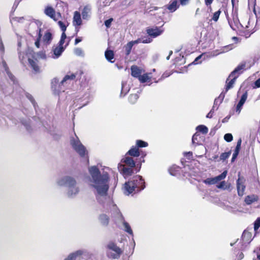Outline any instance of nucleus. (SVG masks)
<instances>
[{"mask_svg": "<svg viewBox=\"0 0 260 260\" xmlns=\"http://www.w3.org/2000/svg\"><path fill=\"white\" fill-rule=\"evenodd\" d=\"M220 13H221L220 10H218V11H216V12H215L213 14L212 18V20L216 22L218 20V18H219Z\"/></svg>", "mask_w": 260, "mask_h": 260, "instance_id": "46", "label": "nucleus"}, {"mask_svg": "<svg viewBox=\"0 0 260 260\" xmlns=\"http://www.w3.org/2000/svg\"><path fill=\"white\" fill-rule=\"evenodd\" d=\"M58 186L67 188V195L69 198H74L79 192L80 188L75 179L70 176H64L58 178L56 181Z\"/></svg>", "mask_w": 260, "mask_h": 260, "instance_id": "2", "label": "nucleus"}, {"mask_svg": "<svg viewBox=\"0 0 260 260\" xmlns=\"http://www.w3.org/2000/svg\"><path fill=\"white\" fill-rule=\"evenodd\" d=\"M132 75L136 78H139L142 73L141 70H140L138 67L136 66H133L131 67Z\"/></svg>", "mask_w": 260, "mask_h": 260, "instance_id": "25", "label": "nucleus"}, {"mask_svg": "<svg viewBox=\"0 0 260 260\" xmlns=\"http://www.w3.org/2000/svg\"><path fill=\"white\" fill-rule=\"evenodd\" d=\"M150 79V77H149L147 74H143V75H140L139 78V80L141 83H145L147 80Z\"/></svg>", "mask_w": 260, "mask_h": 260, "instance_id": "40", "label": "nucleus"}, {"mask_svg": "<svg viewBox=\"0 0 260 260\" xmlns=\"http://www.w3.org/2000/svg\"><path fill=\"white\" fill-rule=\"evenodd\" d=\"M141 39L142 43H151L152 41V40L149 37H144L142 38Z\"/></svg>", "mask_w": 260, "mask_h": 260, "instance_id": "52", "label": "nucleus"}, {"mask_svg": "<svg viewBox=\"0 0 260 260\" xmlns=\"http://www.w3.org/2000/svg\"><path fill=\"white\" fill-rule=\"evenodd\" d=\"M75 75L74 74H72L71 75H67L64 76L63 79L62 80V81L60 82L59 84V89H56V91L58 93L59 92L62 91H64V88H62V86H64L65 84L70 83L71 81L74 80L75 78ZM59 82V80L57 78H54L53 79L52 81V88H54V89L56 90L55 86H56V84H58Z\"/></svg>", "mask_w": 260, "mask_h": 260, "instance_id": "4", "label": "nucleus"}, {"mask_svg": "<svg viewBox=\"0 0 260 260\" xmlns=\"http://www.w3.org/2000/svg\"><path fill=\"white\" fill-rule=\"evenodd\" d=\"M251 233L248 231H244L242 236V240L244 244L242 245V247L240 248L241 250H244L245 248V247H244V245L248 244L251 241Z\"/></svg>", "mask_w": 260, "mask_h": 260, "instance_id": "16", "label": "nucleus"}, {"mask_svg": "<svg viewBox=\"0 0 260 260\" xmlns=\"http://www.w3.org/2000/svg\"><path fill=\"white\" fill-rule=\"evenodd\" d=\"M237 188L238 195L242 196L244 193L245 186L244 184L243 179L240 177V174H239V178L237 181Z\"/></svg>", "mask_w": 260, "mask_h": 260, "instance_id": "15", "label": "nucleus"}, {"mask_svg": "<svg viewBox=\"0 0 260 260\" xmlns=\"http://www.w3.org/2000/svg\"><path fill=\"white\" fill-rule=\"evenodd\" d=\"M146 32L149 36L154 38L160 36L162 33L163 30L160 27L154 26L147 28Z\"/></svg>", "mask_w": 260, "mask_h": 260, "instance_id": "12", "label": "nucleus"}, {"mask_svg": "<svg viewBox=\"0 0 260 260\" xmlns=\"http://www.w3.org/2000/svg\"><path fill=\"white\" fill-rule=\"evenodd\" d=\"M3 64L4 66V68H5V71L6 72V73L7 74V76L9 77V79L11 80V81L13 82L14 84L15 83V77L9 71L8 67H7V65L5 61H3Z\"/></svg>", "mask_w": 260, "mask_h": 260, "instance_id": "30", "label": "nucleus"}, {"mask_svg": "<svg viewBox=\"0 0 260 260\" xmlns=\"http://www.w3.org/2000/svg\"><path fill=\"white\" fill-rule=\"evenodd\" d=\"M133 168L132 167H126L124 165H120L118 167L119 170L121 172V173L125 176H131L133 173Z\"/></svg>", "mask_w": 260, "mask_h": 260, "instance_id": "18", "label": "nucleus"}, {"mask_svg": "<svg viewBox=\"0 0 260 260\" xmlns=\"http://www.w3.org/2000/svg\"><path fill=\"white\" fill-rule=\"evenodd\" d=\"M184 156H185L188 159H190L192 157V152L190 151L185 152Z\"/></svg>", "mask_w": 260, "mask_h": 260, "instance_id": "55", "label": "nucleus"}, {"mask_svg": "<svg viewBox=\"0 0 260 260\" xmlns=\"http://www.w3.org/2000/svg\"><path fill=\"white\" fill-rule=\"evenodd\" d=\"M131 42L133 43V44L134 45H136V44H138L139 43H142V39L141 38H139V39H138L136 40L132 41H131Z\"/></svg>", "mask_w": 260, "mask_h": 260, "instance_id": "57", "label": "nucleus"}, {"mask_svg": "<svg viewBox=\"0 0 260 260\" xmlns=\"http://www.w3.org/2000/svg\"><path fill=\"white\" fill-rule=\"evenodd\" d=\"M24 19V17H15V18H13V21H17L18 22H22Z\"/></svg>", "mask_w": 260, "mask_h": 260, "instance_id": "56", "label": "nucleus"}, {"mask_svg": "<svg viewBox=\"0 0 260 260\" xmlns=\"http://www.w3.org/2000/svg\"><path fill=\"white\" fill-rule=\"evenodd\" d=\"M105 56L107 60L111 62H113L114 61H112V59L114 58V52L113 51L110 50H107L105 53Z\"/></svg>", "mask_w": 260, "mask_h": 260, "instance_id": "31", "label": "nucleus"}, {"mask_svg": "<svg viewBox=\"0 0 260 260\" xmlns=\"http://www.w3.org/2000/svg\"><path fill=\"white\" fill-rule=\"evenodd\" d=\"M99 220L102 225L107 226L109 224L110 218L106 214H101L99 215Z\"/></svg>", "mask_w": 260, "mask_h": 260, "instance_id": "22", "label": "nucleus"}, {"mask_svg": "<svg viewBox=\"0 0 260 260\" xmlns=\"http://www.w3.org/2000/svg\"><path fill=\"white\" fill-rule=\"evenodd\" d=\"M21 123L24 126L26 127L27 131L30 130V125H29V122L24 120H22Z\"/></svg>", "mask_w": 260, "mask_h": 260, "instance_id": "51", "label": "nucleus"}, {"mask_svg": "<svg viewBox=\"0 0 260 260\" xmlns=\"http://www.w3.org/2000/svg\"><path fill=\"white\" fill-rule=\"evenodd\" d=\"M134 45L133 43L130 41L128 43H127L125 46H124V49L125 51V54L126 55L128 56L130 54L131 52L132 49Z\"/></svg>", "mask_w": 260, "mask_h": 260, "instance_id": "33", "label": "nucleus"}, {"mask_svg": "<svg viewBox=\"0 0 260 260\" xmlns=\"http://www.w3.org/2000/svg\"><path fill=\"white\" fill-rule=\"evenodd\" d=\"M241 143H242V140L241 139H240L237 142V146L236 147L234 152L233 154V156H232V162L235 160V159L237 158V157L239 154V151H240V149L241 148Z\"/></svg>", "mask_w": 260, "mask_h": 260, "instance_id": "26", "label": "nucleus"}, {"mask_svg": "<svg viewBox=\"0 0 260 260\" xmlns=\"http://www.w3.org/2000/svg\"><path fill=\"white\" fill-rule=\"evenodd\" d=\"M247 95H248V94H247V92L246 91L241 96V99L240 100V101L239 102L238 104H239L240 105H243L245 103L247 98Z\"/></svg>", "mask_w": 260, "mask_h": 260, "instance_id": "42", "label": "nucleus"}, {"mask_svg": "<svg viewBox=\"0 0 260 260\" xmlns=\"http://www.w3.org/2000/svg\"><path fill=\"white\" fill-rule=\"evenodd\" d=\"M122 161L128 167L134 168L135 166V162L133 158L128 156H125L122 159Z\"/></svg>", "mask_w": 260, "mask_h": 260, "instance_id": "24", "label": "nucleus"}, {"mask_svg": "<svg viewBox=\"0 0 260 260\" xmlns=\"http://www.w3.org/2000/svg\"><path fill=\"white\" fill-rule=\"evenodd\" d=\"M127 154L134 157H138L140 155L139 148L137 146L133 147L130 150H129Z\"/></svg>", "mask_w": 260, "mask_h": 260, "instance_id": "28", "label": "nucleus"}, {"mask_svg": "<svg viewBox=\"0 0 260 260\" xmlns=\"http://www.w3.org/2000/svg\"><path fill=\"white\" fill-rule=\"evenodd\" d=\"M260 227V217L257 218L254 222V230L256 231Z\"/></svg>", "mask_w": 260, "mask_h": 260, "instance_id": "47", "label": "nucleus"}, {"mask_svg": "<svg viewBox=\"0 0 260 260\" xmlns=\"http://www.w3.org/2000/svg\"><path fill=\"white\" fill-rule=\"evenodd\" d=\"M139 98L137 94H131L128 98L129 102L132 104H135Z\"/></svg>", "mask_w": 260, "mask_h": 260, "instance_id": "36", "label": "nucleus"}, {"mask_svg": "<svg viewBox=\"0 0 260 260\" xmlns=\"http://www.w3.org/2000/svg\"><path fill=\"white\" fill-rule=\"evenodd\" d=\"M179 7L177 0H173L170 2V4L167 6V9L170 11V12H175Z\"/></svg>", "mask_w": 260, "mask_h": 260, "instance_id": "23", "label": "nucleus"}, {"mask_svg": "<svg viewBox=\"0 0 260 260\" xmlns=\"http://www.w3.org/2000/svg\"><path fill=\"white\" fill-rule=\"evenodd\" d=\"M224 139L226 142H231L233 140V136H232V135L231 134L228 133V134H226L224 135Z\"/></svg>", "mask_w": 260, "mask_h": 260, "instance_id": "44", "label": "nucleus"}, {"mask_svg": "<svg viewBox=\"0 0 260 260\" xmlns=\"http://www.w3.org/2000/svg\"><path fill=\"white\" fill-rule=\"evenodd\" d=\"M205 55H206L205 54H202L199 55V56L196 57V58L195 59V60L193 62V63H194V64H198V60L199 59H200L201 58H202L203 56H205Z\"/></svg>", "mask_w": 260, "mask_h": 260, "instance_id": "54", "label": "nucleus"}, {"mask_svg": "<svg viewBox=\"0 0 260 260\" xmlns=\"http://www.w3.org/2000/svg\"><path fill=\"white\" fill-rule=\"evenodd\" d=\"M75 138H72L70 143L74 150L81 157L85 156L87 151L85 147L82 145L79 138L75 136Z\"/></svg>", "mask_w": 260, "mask_h": 260, "instance_id": "5", "label": "nucleus"}, {"mask_svg": "<svg viewBox=\"0 0 260 260\" xmlns=\"http://www.w3.org/2000/svg\"><path fill=\"white\" fill-rule=\"evenodd\" d=\"M196 129L198 132H201L203 134H206L208 132V129L207 127L204 125H200L198 126L196 128Z\"/></svg>", "mask_w": 260, "mask_h": 260, "instance_id": "35", "label": "nucleus"}, {"mask_svg": "<svg viewBox=\"0 0 260 260\" xmlns=\"http://www.w3.org/2000/svg\"><path fill=\"white\" fill-rule=\"evenodd\" d=\"M52 39V34L50 31H47L43 37V41L44 43L46 45H48L51 43Z\"/></svg>", "mask_w": 260, "mask_h": 260, "instance_id": "27", "label": "nucleus"}, {"mask_svg": "<svg viewBox=\"0 0 260 260\" xmlns=\"http://www.w3.org/2000/svg\"><path fill=\"white\" fill-rule=\"evenodd\" d=\"M45 15L53 19L54 21H57L61 17V14L57 13L55 14L54 9L51 6H47L44 10Z\"/></svg>", "mask_w": 260, "mask_h": 260, "instance_id": "11", "label": "nucleus"}, {"mask_svg": "<svg viewBox=\"0 0 260 260\" xmlns=\"http://www.w3.org/2000/svg\"><path fill=\"white\" fill-rule=\"evenodd\" d=\"M25 95L26 96V98L31 102V103H32V104L33 105L34 107V108L35 109L36 111H37V109H36V103L35 102V101L33 98V96L29 93H26L25 94Z\"/></svg>", "mask_w": 260, "mask_h": 260, "instance_id": "38", "label": "nucleus"}, {"mask_svg": "<svg viewBox=\"0 0 260 260\" xmlns=\"http://www.w3.org/2000/svg\"><path fill=\"white\" fill-rule=\"evenodd\" d=\"M37 56L38 58L45 59H46V55L43 51H40L37 53Z\"/></svg>", "mask_w": 260, "mask_h": 260, "instance_id": "50", "label": "nucleus"}, {"mask_svg": "<svg viewBox=\"0 0 260 260\" xmlns=\"http://www.w3.org/2000/svg\"><path fill=\"white\" fill-rule=\"evenodd\" d=\"M214 110L211 109L209 113L207 115L206 117L208 118H212L213 113H214Z\"/></svg>", "mask_w": 260, "mask_h": 260, "instance_id": "62", "label": "nucleus"}, {"mask_svg": "<svg viewBox=\"0 0 260 260\" xmlns=\"http://www.w3.org/2000/svg\"><path fill=\"white\" fill-rule=\"evenodd\" d=\"M258 199V198L257 196H248L245 198V202L247 205H250L252 203L257 201Z\"/></svg>", "mask_w": 260, "mask_h": 260, "instance_id": "29", "label": "nucleus"}, {"mask_svg": "<svg viewBox=\"0 0 260 260\" xmlns=\"http://www.w3.org/2000/svg\"><path fill=\"white\" fill-rule=\"evenodd\" d=\"M108 249L107 255L109 257L113 259H118L122 253L121 249L116 244L112 242H110L107 245Z\"/></svg>", "mask_w": 260, "mask_h": 260, "instance_id": "7", "label": "nucleus"}, {"mask_svg": "<svg viewBox=\"0 0 260 260\" xmlns=\"http://www.w3.org/2000/svg\"><path fill=\"white\" fill-rule=\"evenodd\" d=\"M189 0H180V3L182 6H185L188 3Z\"/></svg>", "mask_w": 260, "mask_h": 260, "instance_id": "61", "label": "nucleus"}, {"mask_svg": "<svg viewBox=\"0 0 260 260\" xmlns=\"http://www.w3.org/2000/svg\"><path fill=\"white\" fill-rule=\"evenodd\" d=\"M28 62L32 69L36 72H38L39 71V67L38 66L37 62L36 60H34L33 59L29 58Z\"/></svg>", "mask_w": 260, "mask_h": 260, "instance_id": "32", "label": "nucleus"}, {"mask_svg": "<svg viewBox=\"0 0 260 260\" xmlns=\"http://www.w3.org/2000/svg\"><path fill=\"white\" fill-rule=\"evenodd\" d=\"M145 187V181L142 177L136 175L133 177L131 180L125 183L123 190L124 193L128 196L130 194L140 191Z\"/></svg>", "mask_w": 260, "mask_h": 260, "instance_id": "3", "label": "nucleus"}, {"mask_svg": "<svg viewBox=\"0 0 260 260\" xmlns=\"http://www.w3.org/2000/svg\"><path fill=\"white\" fill-rule=\"evenodd\" d=\"M232 49V45H227L225 46L222 48H221L220 49H217L216 50H214L212 52H211L209 54V57H214L217 56L218 54L226 52L229 51V50H231Z\"/></svg>", "mask_w": 260, "mask_h": 260, "instance_id": "14", "label": "nucleus"}, {"mask_svg": "<svg viewBox=\"0 0 260 260\" xmlns=\"http://www.w3.org/2000/svg\"><path fill=\"white\" fill-rule=\"evenodd\" d=\"M254 84L256 87H260V78L255 81Z\"/></svg>", "mask_w": 260, "mask_h": 260, "instance_id": "64", "label": "nucleus"}, {"mask_svg": "<svg viewBox=\"0 0 260 260\" xmlns=\"http://www.w3.org/2000/svg\"><path fill=\"white\" fill-rule=\"evenodd\" d=\"M136 146L139 147H146L148 146V143L145 141H143L142 140H137L136 141Z\"/></svg>", "mask_w": 260, "mask_h": 260, "instance_id": "39", "label": "nucleus"}, {"mask_svg": "<svg viewBox=\"0 0 260 260\" xmlns=\"http://www.w3.org/2000/svg\"><path fill=\"white\" fill-rule=\"evenodd\" d=\"M65 47L54 46L52 48L51 57L53 59H57L59 58L62 52L64 51Z\"/></svg>", "mask_w": 260, "mask_h": 260, "instance_id": "13", "label": "nucleus"}, {"mask_svg": "<svg viewBox=\"0 0 260 260\" xmlns=\"http://www.w3.org/2000/svg\"><path fill=\"white\" fill-rule=\"evenodd\" d=\"M74 53L78 56L83 57L84 53L82 49L80 48H76L74 50Z\"/></svg>", "mask_w": 260, "mask_h": 260, "instance_id": "37", "label": "nucleus"}, {"mask_svg": "<svg viewBox=\"0 0 260 260\" xmlns=\"http://www.w3.org/2000/svg\"><path fill=\"white\" fill-rule=\"evenodd\" d=\"M64 40H64V39H60V40L59 42H58V44L57 46H58V47H63V44L64 43Z\"/></svg>", "mask_w": 260, "mask_h": 260, "instance_id": "63", "label": "nucleus"}, {"mask_svg": "<svg viewBox=\"0 0 260 260\" xmlns=\"http://www.w3.org/2000/svg\"><path fill=\"white\" fill-rule=\"evenodd\" d=\"M85 251L84 250H78L70 253L64 260H76L77 257L84 254Z\"/></svg>", "mask_w": 260, "mask_h": 260, "instance_id": "19", "label": "nucleus"}, {"mask_svg": "<svg viewBox=\"0 0 260 260\" xmlns=\"http://www.w3.org/2000/svg\"><path fill=\"white\" fill-rule=\"evenodd\" d=\"M245 64H241L238 66L230 75L229 78H232L231 80L228 82L226 81V86L225 87V92H227L230 89L232 88L233 86L236 79L238 77L239 74H240V72L244 68ZM229 79H227L228 80Z\"/></svg>", "mask_w": 260, "mask_h": 260, "instance_id": "6", "label": "nucleus"}, {"mask_svg": "<svg viewBox=\"0 0 260 260\" xmlns=\"http://www.w3.org/2000/svg\"><path fill=\"white\" fill-rule=\"evenodd\" d=\"M9 121H8L7 120L5 119V122H6L7 124L8 125H11L12 124H14L15 125L17 124V120L15 119H10L9 118H8Z\"/></svg>", "mask_w": 260, "mask_h": 260, "instance_id": "48", "label": "nucleus"}, {"mask_svg": "<svg viewBox=\"0 0 260 260\" xmlns=\"http://www.w3.org/2000/svg\"><path fill=\"white\" fill-rule=\"evenodd\" d=\"M41 24L40 22L32 23L30 25V28L36 29V32L34 33V34H31V36H33L35 34H36V36L37 37L35 44L38 48L40 47V41L42 38V34L41 33Z\"/></svg>", "mask_w": 260, "mask_h": 260, "instance_id": "8", "label": "nucleus"}, {"mask_svg": "<svg viewBox=\"0 0 260 260\" xmlns=\"http://www.w3.org/2000/svg\"><path fill=\"white\" fill-rule=\"evenodd\" d=\"M126 84L123 82H122L121 84V91L120 93V96H124L125 94L128 92L129 88L128 87H126Z\"/></svg>", "mask_w": 260, "mask_h": 260, "instance_id": "34", "label": "nucleus"}, {"mask_svg": "<svg viewBox=\"0 0 260 260\" xmlns=\"http://www.w3.org/2000/svg\"><path fill=\"white\" fill-rule=\"evenodd\" d=\"M57 23L62 31H66L67 29L66 23L61 21H59Z\"/></svg>", "mask_w": 260, "mask_h": 260, "instance_id": "45", "label": "nucleus"}, {"mask_svg": "<svg viewBox=\"0 0 260 260\" xmlns=\"http://www.w3.org/2000/svg\"><path fill=\"white\" fill-rule=\"evenodd\" d=\"M231 154V151L222 153L220 156L219 160H223V161L225 160L226 159H227L230 156Z\"/></svg>", "mask_w": 260, "mask_h": 260, "instance_id": "41", "label": "nucleus"}, {"mask_svg": "<svg viewBox=\"0 0 260 260\" xmlns=\"http://www.w3.org/2000/svg\"><path fill=\"white\" fill-rule=\"evenodd\" d=\"M254 12L256 15L257 19L260 20V9L258 11H256L255 9H254Z\"/></svg>", "mask_w": 260, "mask_h": 260, "instance_id": "58", "label": "nucleus"}, {"mask_svg": "<svg viewBox=\"0 0 260 260\" xmlns=\"http://www.w3.org/2000/svg\"><path fill=\"white\" fill-rule=\"evenodd\" d=\"M91 14V7L89 5H86L84 7L81 15L82 18L84 20H88L90 18Z\"/></svg>", "mask_w": 260, "mask_h": 260, "instance_id": "17", "label": "nucleus"}, {"mask_svg": "<svg viewBox=\"0 0 260 260\" xmlns=\"http://www.w3.org/2000/svg\"><path fill=\"white\" fill-rule=\"evenodd\" d=\"M200 136V135L197 133L194 134L192 138V143L193 144H199V141L198 140V137Z\"/></svg>", "mask_w": 260, "mask_h": 260, "instance_id": "49", "label": "nucleus"}, {"mask_svg": "<svg viewBox=\"0 0 260 260\" xmlns=\"http://www.w3.org/2000/svg\"><path fill=\"white\" fill-rule=\"evenodd\" d=\"M228 172L227 171H223L220 175L216 176L214 178H207L205 180H203V182L206 184L208 185H213L217 183L218 182H219L220 180H222L224 179L226 175H227Z\"/></svg>", "mask_w": 260, "mask_h": 260, "instance_id": "9", "label": "nucleus"}, {"mask_svg": "<svg viewBox=\"0 0 260 260\" xmlns=\"http://www.w3.org/2000/svg\"><path fill=\"white\" fill-rule=\"evenodd\" d=\"M242 106L243 105H240L239 104H238V105H237L236 112H237L238 114L240 113Z\"/></svg>", "mask_w": 260, "mask_h": 260, "instance_id": "60", "label": "nucleus"}, {"mask_svg": "<svg viewBox=\"0 0 260 260\" xmlns=\"http://www.w3.org/2000/svg\"><path fill=\"white\" fill-rule=\"evenodd\" d=\"M178 169H179V167H178L177 166H173V167H172L171 168H170L169 171L170 174L171 175L175 176V175H176L175 172L178 171Z\"/></svg>", "mask_w": 260, "mask_h": 260, "instance_id": "43", "label": "nucleus"}, {"mask_svg": "<svg viewBox=\"0 0 260 260\" xmlns=\"http://www.w3.org/2000/svg\"><path fill=\"white\" fill-rule=\"evenodd\" d=\"M225 185V181H222L221 182L219 185H218L217 186V187L218 188H224V186Z\"/></svg>", "mask_w": 260, "mask_h": 260, "instance_id": "59", "label": "nucleus"}, {"mask_svg": "<svg viewBox=\"0 0 260 260\" xmlns=\"http://www.w3.org/2000/svg\"><path fill=\"white\" fill-rule=\"evenodd\" d=\"M88 172L89 176L88 178V183L93 189V193L98 202L105 211L113 212L122 222L124 230L133 236L129 224L124 220V218L116 205L114 203L111 197L107 195L110 182L108 173L105 171L101 172L95 166L89 167Z\"/></svg>", "mask_w": 260, "mask_h": 260, "instance_id": "1", "label": "nucleus"}, {"mask_svg": "<svg viewBox=\"0 0 260 260\" xmlns=\"http://www.w3.org/2000/svg\"><path fill=\"white\" fill-rule=\"evenodd\" d=\"M73 24L75 26H80L82 24L81 14L78 11H75L74 13Z\"/></svg>", "mask_w": 260, "mask_h": 260, "instance_id": "20", "label": "nucleus"}, {"mask_svg": "<svg viewBox=\"0 0 260 260\" xmlns=\"http://www.w3.org/2000/svg\"><path fill=\"white\" fill-rule=\"evenodd\" d=\"M113 21L112 18L109 19L105 21V25L107 27H109L111 25V22Z\"/></svg>", "mask_w": 260, "mask_h": 260, "instance_id": "53", "label": "nucleus"}, {"mask_svg": "<svg viewBox=\"0 0 260 260\" xmlns=\"http://www.w3.org/2000/svg\"><path fill=\"white\" fill-rule=\"evenodd\" d=\"M225 96V93L222 92L220 93V94L219 95V96L215 99L214 102V105L212 107L213 110H217L218 108V106L220 104H221Z\"/></svg>", "mask_w": 260, "mask_h": 260, "instance_id": "21", "label": "nucleus"}, {"mask_svg": "<svg viewBox=\"0 0 260 260\" xmlns=\"http://www.w3.org/2000/svg\"><path fill=\"white\" fill-rule=\"evenodd\" d=\"M232 19H229V23L233 30L239 29L240 27H244L243 25L239 22L237 14L235 13L232 15Z\"/></svg>", "mask_w": 260, "mask_h": 260, "instance_id": "10", "label": "nucleus"}]
</instances>
